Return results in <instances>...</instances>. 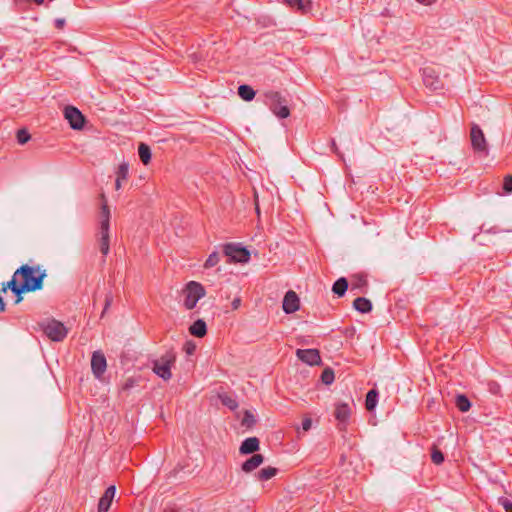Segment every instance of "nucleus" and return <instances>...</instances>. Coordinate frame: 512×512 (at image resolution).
<instances>
[{
	"label": "nucleus",
	"instance_id": "12",
	"mask_svg": "<svg viewBox=\"0 0 512 512\" xmlns=\"http://www.w3.org/2000/svg\"><path fill=\"white\" fill-rule=\"evenodd\" d=\"M423 82L431 91H437L443 88V82L432 68L423 69Z\"/></svg>",
	"mask_w": 512,
	"mask_h": 512
},
{
	"label": "nucleus",
	"instance_id": "8",
	"mask_svg": "<svg viewBox=\"0 0 512 512\" xmlns=\"http://www.w3.org/2000/svg\"><path fill=\"white\" fill-rule=\"evenodd\" d=\"M64 117L69 122L70 127L74 130L83 129L86 119L82 112L74 106H66L64 109Z\"/></svg>",
	"mask_w": 512,
	"mask_h": 512
},
{
	"label": "nucleus",
	"instance_id": "7",
	"mask_svg": "<svg viewBox=\"0 0 512 512\" xmlns=\"http://www.w3.org/2000/svg\"><path fill=\"white\" fill-rule=\"evenodd\" d=\"M471 145L475 152L488 155L487 141L482 129L477 124H472L470 130Z\"/></svg>",
	"mask_w": 512,
	"mask_h": 512
},
{
	"label": "nucleus",
	"instance_id": "47",
	"mask_svg": "<svg viewBox=\"0 0 512 512\" xmlns=\"http://www.w3.org/2000/svg\"><path fill=\"white\" fill-rule=\"evenodd\" d=\"M417 2H419L420 4H423V5H431L433 4L436 0H416Z\"/></svg>",
	"mask_w": 512,
	"mask_h": 512
},
{
	"label": "nucleus",
	"instance_id": "31",
	"mask_svg": "<svg viewBox=\"0 0 512 512\" xmlns=\"http://www.w3.org/2000/svg\"><path fill=\"white\" fill-rule=\"evenodd\" d=\"M431 460L436 465L442 464L445 460L443 452L435 444L431 447Z\"/></svg>",
	"mask_w": 512,
	"mask_h": 512
},
{
	"label": "nucleus",
	"instance_id": "22",
	"mask_svg": "<svg viewBox=\"0 0 512 512\" xmlns=\"http://www.w3.org/2000/svg\"><path fill=\"white\" fill-rule=\"evenodd\" d=\"M353 308L360 313H369L372 311V303L369 299L365 297H357L353 301Z\"/></svg>",
	"mask_w": 512,
	"mask_h": 512
},
{
	"label": "nucleus",
	"instance_id": "49",
	"mask_svg": "<svg viewBox=\"0 0 512 512\" xmlns=\"http://www.w3.org/2000/svg\"><path fill=\"white\" fill-rule=\"evenodd\" d=\"M163 512H177L175 509H165Z\"/></svg>",
	"mask_w": 512,
	"mask_h": 512
},
{
	"label": "nucleus",
	"instance_id": "32",
	"mask_svg": "<svg viewBox=\"0 0 512 512\" xmlns=\"http://www.w3.org/2000/svg\"><path fill=\"white\" fill-rule=\"evenodd\" d=\"M334 379H335V375H334V371L332 368L330 367H327L325 368L322 373H321V381L325 384V385H330L334 382Z\"/></svg>",
	"mask_w": 512,
	"mask_h": 512
},
{
	"label": "nucleus",
	"instance_id": "45",
	"mask_svg": "<svg viewBox=\"0 0 512 512\" xmlns=\"http://www.w3.org/2000/svg\"><path fill=\"white\" fill-rule=\"evenodd\" d=\"M331 147H332V150L333 152L338 155L339 157L343 158V154L339 151L337 145H336V142L335 140H332L331 141Z\"/></svg>",
	"mask_w": 512,
	"mask_h": 512
},
{
	"label": "nucleus",
	"instance_id": "48",
	"mask_svg": "<svg viewBox=\"0 0 512 512\" xmlns=\"http://www.w3.org/2000/svg\"><path fill=\"white\" fill-rule=\"evenodd\" d=\"M122 181L123 180H119V179L116 178V181H115V188H116V190H119L121 188Z\"/></svg>",
	"mask_w": 512,
	"mask_h": 512
},
{
	"label": "nucleus",
	"instance_id": "46",
	"mask_svg": "<svg viewBox=\"0 0 512 512\" xmlns=\"http://www.w3.org/2000/svg\"><path fill=\"white\" fill-rule=\"evenodd\" d=\"M231 305H232V309H233V310L238 309V308L240 307V305H241V299H240L239 297L235 298V299L232 301Z\"/></svg>",
	"mask_w": 512,
	"mask_h": 512
},
{
	"label": "nucleus",
	"instance_id": "35",
	"mask_svg": "<svg viewBox=\"0 0 512 512\" xmlns=\"http://www.w3.org/2000/svg\"><path fill=\"white\" fill-rule=\"evenodd\" d=\"M16 137H17L18 143L23 145V144H26L30 140L31 135L27 129L23 128V129H19L17 131Z\"/></svg>",
	"mask_w": 512,
	"mask_h": 512
},
{
	"label": "nucleus",
	"instance_id": "23",
	"mask_svg": "<svg viewBox=\"0 0 512 512\" xmlns=\"http://www.w3.org/2000/svg\"><path fill=\"white\" fill-rule=\"evenodd\" d=\"M189 332L195 337H203L207 333V326L202 319L196 320L189 328Z\"/></svg>",
	"mask_w": 512,
	"mask_h": 512
},
{
	"label": "nucleus",
	"instance_id": "44",
	"mask_svg": "<svg viewBox=\"0 0 512 512\" xmlns=\"http://www.w3.org/2000/svg\"><path fill=\"white\" fill-rule=\"evenodd\" d=\"M135 385V380L133 378H129L126 380L124 385L122 386V390H128Z\"/></svg>",
	"mask_w": 512,
	"mask_h": 512
},
{
	"label": "nucleus",
	"instance_id": "20",
	"mask_svg": "<svg viewBox=\"0 0 512 512\" xmlns=\"http://www.w3.org/2000/svg\"><path fill=\"white\" fill-rule=\"evenodd\" d=\"M110 229L98 231V244L102 255L105 257L110 251Z\"/></svg>",
	"mask_w": 512,
	"mask_h": 512
},
{
	"label": "nucleus",
	"instance_id": "3",
	"mask_svg": "<svg viewBox=\"0 0 512 512\" xmlns=\"http://www.w3.org/2000/svg\"><path fill=\"white\" fill-rule=\"evenodd\" d=\"M175 361L176 353L173 350H168L160 358L152 362V370L157 376L167 381L172 377L171 367L174 365Z\"/></svg>",
	"mask_w": 512,
	"mask_h": 512
},
{
	"label": "nucleus",
	"instance_id": "33",
	"mask_svg": "<svg viewBox=\"0 0 512 512\" xmlns=\"http://www.w3.org/2000/svg\"><path fill=\"white\" fill-rule=\"evenodd\" d=\"M255 423H256V419H255L254 415L252 414V412H250L249 410H245L244 416L241 421V425L246 428H252L255 425Z\"/></svg>",
	"mask_w": 512,
	"mask_h": 512
},
{
	"label": "nucleus",
	"instance_id": "5",
	"mask_svg": "<svg viewBox=\"0 0 512 512\" xmlns=\"http://www.w3.org/2000/svg\"><path fill=\"white\" fill-rule=\"evenodd\" d=\"M184 306L187 310L193 309L197 302L205 296V289L202 284L196 281H190L186 284Z\"/></svg>",
	"mask_w": 512,
	"mask_h": 512
},
{
	"label": "nucleus",
	"instance_id": "11",
	"mask_svg": "<svg viewBox=\"0 0 512 512\" xmlns=\"http://www.w3.org/2000/svg\"><path fill=\"white\" fill-rule=\"evenodd\" d=\"M296 356L303 363L310 366L320 365L322 363L318 349H297Z\"/></svg>",
	"mask_w": 512,
	"mask_h": 512
},
{
	"label": "nucleus",
	"instance_id": "10",
	"mask_svg": "<svg viewBox=\"0 0 512 512\" xmlns=\"http://www.w3.org/2000/svg\"><path fill=\"white\" fill-rule=\"evenodd\" d=\"M107 368L105 355L101 351H94L91 357L92 373L97 379H101Z\"/></svg>",
	"mask_w": 512,
	"mask_h": 512
},
{
	"label": "nucleus",
	"instance_id": "14",
	"mask_svg": "<svg viewBox=\"0 0 512 512\" xmlns=\"http://www.w3.org/2000/svg\"><path fill=\"white\" fill-rule=\"evenodd\" d=\"M11 290L12 293L15 295V304H19L23 300V294L30 292L29 290H21L19 281L15 279V277H12L8 282L2 283L1 291L3 293H6L7 290Z\"/></svg>",
	"mask_w": 512,
	"mask_h": 512
},
{
	"label": "nucleus",
	"instance_id": "43",
	"mask_svg": "<svg viewBox=\"0 0 512 512\" xmlns=\"http://www.w3.org/2000/svg\"><path fill=\"white\" fill-rule=\"evenodd\" d=\"M65 24H66V21H65V19H64V18H57V19H55V21H54V25H55V27H56L57 29H59V30L63 29V28H64V26H65Z\"/></svg>",
	"mask_w": 512,
	"mask_h": 512
},
{
	"label": "nucleus",
	"instance_id": "26",
	"mask_svg": "<svg viewBox=\"0 0 512 512\" xmlns=\"http://www.w3.org/2000/svg\"><path fill=\"white\" fill-rule=\"evenodd\" d=\"M138 155L141 160V162L144 165H148L151 161V149L150 147L145 143H140L138 146Z\"/></svg>",
	"mask_w": 512,
	"mask_h": 512
},
{
	"label": "nucleus",
	"instance_id": "17",
	"mask_svg": "<svg viewBox=\"0 0 512 512\" xmlns=\"http://www.w3.org/2000/svg\"><path fill=\"white\" fill-rule=\"evenodd\" d=\"M260 448V441L257 437L246 438L240 445L239 453L242 455L255 454Z\"/></svg>",
	"mask_w": 512,
	"mask_h": 512
},
{
	"label": "nucleus",
	"instance_id": "2",
	"mask_svg": "<svg viewBox=\"0 0 512 512\" xmlns=\"http://www.w3.org/2000/svg\"><path fill=\"white\" fill-rule=\"evenodd\" d=\"M265 102L269 109L280 119L290 116L287 99L280 92L268 91L264 94Z\"/></svg>",
	"mask_w": 512,
	"mask_h": 512
},
{
	"label": "nucleus",
	"instance_id": "42",
	"mask_svg": "<svg viewBox=\"0 0 512 512\" xmlns=\"http://www.w3.org/2000/svg\"><path fill=\"white\" fill-rule=\"evenodd\" d=\"M311 426H312V420H311V418H309V417H305V418L303 419V421H302V429H303L304 431H308V430H310Z\"/></svg>",
	"mask_w": 512,
	"mask_h": 512
},
{
	"label": "nucleus",
	"instance_id": "41",
	"mask_svg": "<svg viewBox=\"0 0 512 512\" xmlns=\"http://www.w3.org/2000/svg\"><path fill=\"white\" fill-rule=\"evenodd\" d=\"M488 386H489V391L492 392L493 394H497L500 390L499 384L495 381L489 382Z\"/></svg>",
	"mask_w": 512,
	"mask_h": 512
},
{
	"label": "nucleus",
	"instance_id": "21",
	"mask_svg": "<svg viewBox=\"0 0 512 512\" xmlns=\"http://www.w3.org/2000/svg\"><path fill=\"white\" fill-rule=\"evenodd\" d=\"M284 3L292 9H296L305 14L312 8L311 0H284Z\"/></svg>",
	"mask_w": 512,
	"mask_h": 512
},
{
	"label": "nucleus",
	"instance_id": "50",
	"mask_svg": "<svg viewBox=\"0 0 512 512\" xmlns=\"http://www.w3.org/2000/svg\"><path fill=\"white\" fill-rule=\"evenodd\" d=\"M256 212H257L258 214H259V212H260V211H259V206H258V204H256Z\"/></svg>",
	"mask_w": 512,
	"mask_h": 512
},
{
	"label": "nucleus",
	"instance_id": "16",
	"mask_svg": "<svg viewBox=\"0 0 512 512\" xmlns=\"http://www.w3.org/2000/svg\"><path fill=\"white\" fill-rule=\"evenodd\" d=\"M115 493H116V488L114 485L109 486L105 490L104 494L99 499L97 512H108V510L112 504L113 498L115 496Z\"/></svg>",
	"mask_w": 512,
	"mask_h": 512
},
{
	"label": "nucleus",
	"instance_id": "9",
	"mask_svg": "<svg viewBox=\"0 0 512 512\" xmlns=\"http://www.w3.org/2000/svg\"><path fill=\"white\" fill-rule=\"evenodd\" d=\"M351 416V408L347 403H337L335 405L334 417L338 421V429L345 431L349 418Z\"/></svg>",
	"mask_w": 512,
	"mask_h": 512
},
{
	"label": "nucleus",
	"instance_id": "36",
	"mask_svg": "<svg viewBox=\"0 0 512 512\" xmlns=\"http://www.w3.org/2000/svg\"><path fill=\"white\" fill-rule=\"evenodd\" d=\"M220 257L217 252H212L204 263L205 268H212L219 263Z\"/></svg>",
	"mask_w": 512,
	"mask_h": 512
},
{
	"label": "nucleus",
	"instance_id": "13",
	"mask_svg": "<svg viewBox=\"0 0 512 512\" xmlns=\"http://www.w3.org/2000/svg\"><path fill=\"white\" fill-rule=\"evenodd\" d=\"M100 199L102 203L99 212V230H108L110 229V208L107 204L106 196L104 193L100 195Z\"/></svg>",
	"mask_w": 512,
	"mask_h": 512
},
{
	"label": "nucleus",
	"instance_id": "40",
	"mask_svg": "<svg viewBox=\"0 0 512 512\" xmlns=\"http://www.w3.org/2000/svg\"><path fill=\"white\" fill-rule=\"evenodd\" d=\"M183 350L187 355H193L196 350V345L192 341H186Z\"/></svg>",
	"mask_w": 512,
	"mask_h": 512
},
{
	"label": "nucleus",
	"instance_id": "37",
	"mask_svg": "<svg viewBox=\"0 0 512 512\" xmlns=\"http://www.w3.org/2000/svg\"><path fill=\"white\" fill-rule=\"evenodd\" d=\"M113 303V294L111 291H109L108 293H106L105 295V304H104V308H103V311H102V314H101V317H103L105 315V313L108 311V309L110 308V306L112 305Z\"/></svg>",
	"mask_w": 512,
	"mask_h": 512
},
{
	"label": "nucleus",
	"instance_id": "29",
	"mask_svg": "<svg viewBox=\"0 0 512 512\" xmlns=\"http://www.w3.org/2000/svg\"><path fill=\"white\" fill-rule=\"evenodd\" d=\"M277 473H278L277 468L269 466V467L261 469L257 473V479L259 481H267V480L271 479L272 477L276 476Z\"/></svg>",
	"mask_w": 512,
	"mask_h": 512
},
{
	"label": "nucleus",
	"instance_id": "24",
	"mask_svg": "<svg viewBox=\"0 0 512 512\" xmlns=\"http://www.w3.org/2000/svg\"><path fill=\"white\" fill-rule=\"evenodd\" d=\"M348 286V280L345 277H340L334 282L332 286V291L338 297H343L348 289Z\"/></svg>",
	"mask_w": 512,
	"mask_h": 512
},
{
	"label": "nucleus",
	"instance_id": "6",
	"mask_svg": "<svg viewBox=\"0 0 512 512\" xmlns=\"http://www.w3.org/2000/svg\"><path fill=\"white\" fill-rule=\"evenodd\" d=\"M223 253L229 258L228 262L247 263L250 260V252L240 243H226L223 245Z\"/></svg>",
	"mask_w": 512,
	"mask_h": 512
},
{
	"label": "nucleus",
	"instance_id": "30",
	"mask_svg": "<svg viewBox=\"0 0 512 512\" xmlns=\"http://www.w3.org/2000/svg\"><path fill=\"white\" fill-rule=\"evenodd\" d=\"M219 399L221 403L230 410H236L238 408L237 400L228 394H220Z\"/></svg>",
	"mask_w": 512,
	"mask_h": 512
},
{
	"label": "nucleus",
	"instance_id": "18",
	"mask_svg": "<svg viewBox=\"0 0 512 512\" xmlns=\"http://www.w3.org/2000/svg\"><path fill=\"white\" fill-rule=\"evenodd\" d=\"M368 288V281L365 274H355L351 277V291L357 293H366Z\"/></svg>",
	"mask_w": 512,
	"mask_h": 512
},
{
	"label": "nucleus",
	"instance_id": "15",
	"mask_svg": "<svg viewBox=\"0 0 512 512\" xmlns=\"http://www.w3.org/2000/svg\"><path fill=\"white\" fill-rule=\"evenodd\" d=\"M300 300L296 292L288 291L283 299L282 308L286 314H291L299 309Z\"/></svg>",
	"mask_w": 512,
	"mask_h": 512
},
{
	"label": "nucleus",
	"instance_id": "1",
	"mask_svg": "<svg viewBox=\"0 0 512 512\" xmlns=\"http://www.w3.org/2000/svg\"><path fill=\"white\" fill-rule=\"evenodd\" d=\"M47 276L46 270L41 269L39 265L30 266L28 264L21 265L13 274L16 280L21 278L19 282L21 290H29L31 292L41 290L43 281Z\"/></svg>",
	"mask_w": 512,
	"mask_h": 512
},
{
	"label": "nucleus",
	"instance_id": "27",
	"mask_svg": "<svg viewBox=\"0 0 512 512\" xmlns=\"http://www.w3.org/2000/svg\"><path fill=\"white\" fill-rule=\"evenodd\" d=\"M455 405L461 412H467L471 408V402L464 394H458L455 398Z\"/></svg>",
	"mask_w": 512,
	"mask_h": 512
},
{
	"label": "nucleus",
	"instance_id": "34",
	"mask_svg": "<svg viewBox=\"0 0 512 512\" xmlns=\"http://www.w3.org/2000/svg\"><path fill=\"white\" fill-rule=\"evenodd\" d=\"M129 174V165L126 162L121 163L116 171V178L119 180L126 181Z\"/></svg>",
	"mask_w": 512,
	"mask_h": 512
},
{
	"label": "nucleus",
	"instance_id": "19",
	"mask_svg": "<svg viewBox=\"0 0 512 512\" xmlns=\"http://www.w3.org/2000/svg\"><path fill=\"white\" fill-rule=\"evenodd\" d=\"M264 462L262 454H253L249 459L242 463L241 469L245 473H250L258 468Z\"/></svg>",
	"mask_w": 512,
	"mask_h": 512
},
{
	"label": "nucleus",
	"instance_id": "38",
	"mask_svg": "<svg viewBox=\"0 0 512 512\" xmlns=\"http://www.w3.org/2000/svg\"><path fill=\"white\" fill-rule=\"evenodd\" d=\"M498 503L503 507L505 512H512V501L506 497H499Z\"/></svg>",
	"mask_w": 512,
	"mask_h": 512
},
{
	"label": "nucleus",
	"instance_id": "39",
	"mask_svg": "<svg viewBox=\"0 0 512 512\" xmlns=\"http://www.w3.org/2000/svg\"><path fill=\"white\" fill-rule=\"evenodd\" d=\"M503 190L505 193H512V175H507L504 178Z\"/></svg>",
	"mask_w": 512,
	"mask_h": 512
},
{
	"label": "nucleus",
	"instance_id": "25",
	"mask_svg": "<svg viewBox=\"0 0 512 512\" xmlns=\"http://www.w3.org/2000/svg\"><path fill=\"white\" fill-rule=\"evenodd\" d=\"M378 403V392L376 389H371L366 394L365 408L367 411L372 412Z\"/></svg>",
	"mask_w": 512,
	"mask_h": 512
},
{
	"label": "nucleus",
	"instance_id": "4",
	"mask_svg": "<svg viewBox=\"0 0 512 512\" xmlns=\"http://www.w3.org/2000/svg\"><path fill=\"white\" fill-rule=\"evenodd\" d=\"M39 326L43 333L54 342L63 341L68 334V329L65 325L55 319L43 321L39 323Z\"/></svg>",
	"mask_w": 512,
	"mask_h": 512
},
{
	"label": "nucleus",
	"instance_id": "28",
	"mask_svg": "<svg viewBox=\"0 0 512 512\" xmlns=\"http://www.w3.org/2000/svg\"><path fill=\"white\" fill-rule=\"evenodd\" d=\"M238 95L245 101H251L255 97V91L251 86L243 84L238 87Z\"/></svg>",
	"mask_w": 512,
	"mask_h": 512
}]
</instances>
